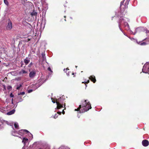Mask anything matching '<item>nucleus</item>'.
<instances>
[{
    "label": "nucleus",
    "instance_id": "39448f33",
    "mask_svg": "<svg viewBox=\"0 0 149 149\" xmlns=\"http://www.w3.org/2000/svg\"><path fill=\"white\" fill-rule=\"evenodd\" d=\"M17 132V133L18 134H24V132H26V133H29V132L27 130H19L17 132L16 131V132Z\"/></svg>",
    "mask_w": 149,
    "mask_h": 149
},
{
    "label": "nucleus",
    "instance_id": "1a4fd4ad",
    "mask_svg": "<svg viewBox=\"0 0 149 149\" xmlns=\"http://www.w3.org/2000/svg\"><path fill=\"white\" fill-rule=\"evenodd\" d=\"M30 61L28 57H26V58L24 60V62L26 65H27L29 63Z\"/></svg>",
    "mask_w": 149,
    "mask_h": 149
},
{
    "label": "nucleus",
    "instance_id": "f8f14e48",
    "mask_svg": "<svg viewBox=\"0 0 149 149\" xmlns=\"http://www.w3.org/2000/svg\"><path fill=\"white\" fill-rule=\"evenodd\" d=\"M15 112V111L14 110H13L12 111H10L9 112H8L7 113V114L8 115H12L13 113H14V112Z\"/></svg>",
    "mask_w": 149,
    "mask_h": 149
},
{
    "label": "nucleus",
    "instance_id": "9b49d317",
    "mask_svg": "<svg viewBox=\"0 0 149 149\" xmlns=\"http://www.w3.org/2000/svg\"><path fill=\"white\" fill-rule=\"evenodd\" d=\"M124 22V25L126 27V29L127 30H128L129 29V26L128 23L126 22Z\"/></svg>",
    "mask_w": 149,
    "mask_h": 149
},
{
    "label": "nucleus",
    "instance_id": "58836bf2",
    "mask_svg": "<svg viewBox=\"0 0 149 149\" xmlns=\"http://www.w3.org/2000/svg\"><path fill=\"white\" fill-rule=\"evenodd\" d=\"M72 74L73 75H74V73H73Z\"/></svg>",
    "mask_w": 149,
    "mask_h": 149
},
{
    "label": "nucleus",
    "instance_id": "20e7f679",
    "mask_svg": "<svg viewBox=\"0 0 149 149\" xmlns=\"http://www.w3.org/2000/svg\"><path fill=\"white\" fill-rule=\"evenodd\" d=\"M12 28V23L10 19L8 20V24L6 27L7 30H11Z\"/></svg>",
    "mask_w": 149,
    "mask_h": 149
},
{
    "label": "nucleus",
    "instance_id": "72a5a7b5",
    "mask_svg": "<svg viewBox=\"0 0 149 149\" xmlns=\"http://www.w3.org/2000/svg\"><path fill=\"white\" fill-rule=\"evenodd\" d=\"M62 113L63 114H65V111H64V110H63L62 111Z\"/></svg>",
    "mask_w": 149,
    "mask_h": 149
},
{
    "label": "nucleus",
    "instance_id": "b1692460",
    "mask_svg": "<svg viewBox=\"0 0 149 149\" xmlns=\"http://www.w3.org/2000/svg\"><path fill=\"white\" fill-rule=\"evenodd\" d=\"M58 117V115H57L56 113L54 116V118H56Z\"/></svg>",
    "mask_w": 149,
    "mask_h": 149
},
{
    "label": "nucleus",
    "instance_id": "4468645a",
    "mask_svg": "<svg viewBox=\"0 0 149 149\" xmlns=\"http://www.w3.org/2000/svg\"><path fill=\"white\" fill-rule=\"evenodd\" d=\"M42 57V61H45L46 60V57L45 56V54L44 53H42L41 54Z\"/></svg>",
    "mask_w": 149,
    "mask_h": 149
},
{
    "label": "nucleus",
    "instance_id": "412c9836",
    "mask_svg": "<svg viewBox=\"0 0 149 149\" xmlns=\"http://www.w3.org/2000/svg\"><path fill=\"white\" fill-rule=\"evenodd\" d=\"M4 1L6 5H8V2L7 1V0H4Z\"/></svg>",
    "mask_w": 149,
    "mask_h": 149
},
{
    "label": "nucleus",
    "instance_id": "4be33fe9",
    "mask_svg": "<svg viewBox=\"0 0 149 149\" xmlns=\"http://www.w3.org/2000/svg\"><path fill=\"white\" fill-rule=\"evenodd\" d=\"M89 80H87V81H84V82H82V83H84V84H88L89 82Z\"/></svg>",
    "mask_w": 149,
    "mask_h": 149
},
{
    "label": "nucleus",
    "instance_id": "9d476101",
    "mask_svg": "<svg viewBox=\"0 0 149 149\" xmlns=\"http://www.w3.org/2000/svg\"><path fill=\"white\" fill-rule=\"evenodd\" d=\"M28 141V139L26 138L25 137L23 138L22 142L25 145L26 143H27Z\"/></svg>",
    "mask_w": 149,
    "mask_h": 149
},
{
    "label": "nucleus",
    "instance_id": "5701e85b",
    "mask_svg": "<svg viewBox=\"0 0 149 149\" xmlns=\"http://www.w3.org/2000/svg\"><path fill=\"white\" fill-rule=\"evenodd\" d=\"M7 88L8 90H10L12 88V87L10 86H8L7 87Z\"/></svg>",
    "mask_w": 149,
    "mask_h": 149
},
{
    "label": "nucleus",
    "instance_id": "c03bdc74",
    "mask_svg": "<svg viewBox=\"0 0 149 149\" xmlns=\"http://www.w3.org/2000/svg\"><path fill=\"white\" fill-rule=\"evenodd\" d=\"M1 62V61H0V63Z\"/></svg>",
    "mask_w": 149,
    "mask_h": 149
},
{
    "label": "nucleus",
    "instance_id": "6e6552de",
    "mask_svg": "<svg viewBox=\"0 0 149 149\" xmlns=\"http://www.w3.org/2000/svg\"><path fill=\"white\" fill-rule=\"evenodd\" d=\"M142 144L143 146H147L149 145V142L148 140H144L142 141Z\"/></svg>",
    "mask_w": 149,
    "mask_h": 149
},
{
    "label": "nucleus",
    "instance_id": "cd10ccee",
    "mask_svg": "<svg viewBox=\"0 0 149 149\" xmlns=\"http://www.w3.org/2000/svg\"><path fill=\"white\" fill-rule=\"evenodd\" d=\"M10 97H14L13 95V94L12 93H11L10 95Z\"/></svg>",
    "mask_w": 149,
    "mask_h": 149
},
{
    "label": "nucleus",
    "instance_id": "7c9ffc66",
    "mask_svg": "<svg viewBox=\"0 0 149 149\" xmlns=\"http://www.w3.org/2000/svg\"><path fill=\"white\" fill-rule=\"evenodd\" d=\"M61 113H62L61 112L58 111V112H57V113L58 114L61 115Z\"/></svg>",
    "mask_w": 149,
    "mask_h": 149
},
{
    "label": "nucleus",
    "instance_id": "c85d7f7f",
    "mask_svg": "<svg viewBox=\"0 0 149 149\" xmlns=\"http://www.w3.org/2000/svg\"><path fill=\"white\" fill-rule=\"evenodd\" d=\"M33 63L32 62H31L29 65V67H31V65H32Z\"/></svg>",
    "mask_w": 149,
    "mask_h": 149
},
{
    "label": "nucleus",
    "instance_id": "4c0bfd02",
    "mask_svg": "<svg viewBox=\"0 0 149 149\" xmlns=\"http://www.w3.org/2000/svg\"><path fill=\"white\" fill-rule=\"evenodd\" d=\"M121 6V3H120V7Z\"/></svg>",
    "mask_w": 149,
    "mask_h": 149
},
{
    "label": "nucleus",
    "instance_id": "a878e982",
    "mask_svg": "<svg viewBox=\"0 0 149 149\" xmlns=\"http://www.w3.org/2000/svg\"><path fill=\"white\" fill-rule=\"evenodd\" d=\"M47 69L49 71H50L51 72H52V71L50 67H48Z\"/></svg>",
    "mask_w": 149,
    "mask_h": 149
},
{
    "label": "nucleus",
    "instance_id": "37998d69",
    "mask_svg": "<svg viewBox=\"0 0 149 149\" xmlns=\"http://www.w3.org/2000/svg\"><path fill=\"white\" fill-rule=\"evenodd\" d=\"M146 33H148V31H146Z\"/></svg>",
    "mask_w": 149,
    "mask_h": 149
},
{
    "label": "nucleus",
    "instance_id": "f257e3e1",
    "mask_svg": "<svg viewBox=\"0 0 149 149\" xmlns=\"http://www.w3.org/2000/svg\"><path fill=\"white\" fill-rule=\"evenodd\" d=\"M82 105H80L79 107L75 109V111H78L79 113H83L91 109V107L89 102L87 100H85L82 102Z\"/></svg>",
    "mask_w": 149,
    "mask_h": 149
},
{
    "label": "nucleus",
    "instance_id": "423d86ee",
    "mask_svg": "<svg viewBox=\"0 0 149 149\" xmlns=\"http://www.w3.org/2000/svg\"><path fill=\"white\" fill-rule=\"evenodd\" d=\"M36 74V72L34 71H32L29 74V77L31 78H33Z\"/></svg>",
    "mask_w": 149,
    "mask_h": 149
},
{
    "label": "nucleus",
    "instance_id": "c9c22d12",
    "mask_svg": "<svg viewBox=\"0 0 149 149\" xmlns=\"http://www.w3.org/2000/svg\"><path fill=\"white\" fill-rule=\"evenodd\" d=\"M28 40H30V39L28 38Z\"/></svg>",
    "mask_w": 149,
    "mask_h": 149
},
{
    "label": "nucleus",
    "instance_id": "a19ab883",
    "mask_svg": "<svg viewBox=\"0 0 149 149\" xmlns=\"http://www.w3.org/2000/svg\"><path fill=\"white\" fill-rule=\"evenodd\" d=\"M65 21H66V19H65Z\"/></svg>",
    "mask_w": 149,
    "mask_h": 149
},
{
    "label": "nucleus",
    "instance_id": "2eb2a0df",
    "mask_svg": "<svg viewBox=\"0 0 149 149\" xmlns=\"http://www.w3.org/2000/svg\"><path fill=\"white\" fill-rule=\"evenodd\" d=\"M27 73V72L24 70H22L19 72V73L20 74H26Z\"/></svg>",
    "mask_w": 149,
    "mask_h": 149
},
{
    "label": "nucleus",
    "instance_id": "aec40b11",
    "mask_svg": "<svg viewBox=\"0 0 149 149\" xmlns=\"http://www.w3.org/2000/svg\"><path fill=\"white\" fill-rule=\"evenodd\" d=\"M25 93L24 92H21L19 93H18V95H24Z\"/></svg>",
    "mask_w": 149,
    "mask_h": 149
},
{
    "label": "nucleus",
    "instance_id": "dca6fc26",
    "mask_svg": "<svg viewBox=\"0 0 149 149\" xmlns=\"http://www.w3.org/2000/svg\"><path fill=\"white\" fill-rule=\"evenodd\" d=\"M138 43L139 45H145L146 44V42H139V43Z\"/></svg>",
    "mask_w": 149,
    "mask_h": 149
},
{
    "label": "nucleus",
    "instance_id": "393cba45",
    "mask_svg": "<svg viewBox=\"0 0 149 149\" xmlns=\"http://www.w3.org/2000/svg\"><path fill=\"white\" fill-rule=\"evenodd\" d=\"M51 99H52V102L53 103H54L55 102H56V100H54V99L52 98Z\"/></svg>",
    "mask_w": 149,
    "mask_h": 149
},
{
    "label": "nucleus",
    "instance_id": "6ab92c4d",
    "mask_svg": "<svg viewBox=\"0 0 149 149\" xmlns=\"http://www.w3.org/2000/svg\"><path fill=\"white\" fill-rule=\"evenodd\" d=\"M22 86V84H20L19 85V86H18L17 87V89L19 90L20 89V88Z\"/></svg>",
    "mask_w": 149,
    "mask_h": 149
},
{
    "label": "nucleus",
    "instance_id": "f03ea898",
    "mask_svg": "<svg viewBox=\"0 0 149 149\" xmlns=\"http://www.w3.org/2000/svg\"><path fill=\"white\" fill-rule=\"evenodd\" d=\"M64 100L61 98L56 99V103L57 105V109H60L63 107V105H64V107L65 106V103L64 102Z\"/></svg>",
    "mask_w": 149,
    "mask_h": 149
},
{
    "label": "nucleus",
    "instance_id": "f704fd0d",
    "mask_svg": "<svg viewBox=\"0 0 149 149\" xmlns=\"http://www.w3.org/2000/svg\"><path fill=\"white\" fill-rule=\"evenodd\" d=\"M85 84V86H86V87H87V85L86 84Z\"/></svg>",
    "mask_w": 149,
    "mask_h": 149
},
{
    "label": "nucleus",
    "instance_id": "ea45409f",
    "mask_svg": "<svg viewBox=\"0 0 149 149\" xmlns=\"http://www.w3.org/2000/svg\"><path fill=\"white\" fill-rule=\"evenodd\" d=\"M120 22H119L120 23Z\"/></svg>",
    "mask_w": 149,
    "mask_h": 149
},
{
    "label": "nucleus",
    "instance_id": "2f4dec72",
    "mask_svg": "<svg viewBox=\"0 0 149 149\" xmlns=\"http://www.w3.org/2000/svg\"><path fill=\"white\" fill-rule=\"evenodd\" d=\"M69 70V69H68V68H66V69H64V71L65 72H66L65 71V70Z\"/></svg>",
    "mask_w": 149,
    "mask_h": 149
},
{
    "label": "nucleus",
    "instance_id": "473e14b6",
    "mask_svg": "<svg viewBox=\"0 0 149 149\" xmlns=\"http://www.w3.org/2000/svg\"><path fill=\"white\" fill-rule=\"evenodd\" d=\"M3 87L4 90H6V87L5 85H3Z\"/></svg>",
    "mask_w": 149,
    "mask_h": 149
},
{
    "label": "nucleus",
    "instance_id": "f3484780",
    "mask_svg": "<svg viewBox=\"0 0 149 149\" xmlns=\"http://www.w3.org/2000/svg\"><path fill=\"white\" fill-rule=\"evenodd\" d=\"M14 125L15 128L16 129H18L19 125L15 123L14 124Z\"/></svg>",
    "mask_w": 149,
    "mask_h": 149
},
{
    "label": "nucleus",
    "instance_id": "ddd939ff",
    "mask_svg": "<svg viewBox=\"0 0 149 149\" xmlns=\"http://www.w3.org/2000/svg\"><path fill=\"white\" fill-rule=\"evenodd\" d=\"M31 15L32 16H36L37 15V13L34 11H33L31 13Z\"/></svg>",
    "mask_w": 149,
    "mask_h": 149
},
{
    "label": "nucleus",
    "instance_id": "bb28decb",
    "mask_svg": "<svg viewBox=\"0 0 149 149\" xmlns=\"http://www.w3.org/2000/svg\"><path fill=\"white\" fill-rule=\"evenodd\" d=\"M32 91H33V90L32 89H30V90H28V93H30Z\"/></svg>",
    "mask_w": 149,
    "mask_h": 149
},
{
    "label": "nucleus",
    "instance_id": "e433bc0d",
    "mask_svg": "<svg viewBox=\"0 0 149 149\" xmlns=\"http://www.w3.org/2000/svg\"><path fill=\"white\" fill-rule=\"evenodd\" d=\"M66 16H64V18H66Z\"/></svg>",
    "mask_w": 149,
    "mask_h": 149
},
{
    "label": "nucleus",
    "instance_id": "a211bd4d",
    "mask_svg": "<svg viewBox=\"0 0 149 149\" xmlns=\"http://www.w3.org/2000/svg\"><path fill=\"white\" fill-rule=\"evenodd\" d=\"M128 0H126V2H125V8H127V5L128 4Z\"/></svg>",
    "mask_w": 149,
    "mask_h": 149
},
{
    "label": "nucleus",
    "instance_id": "c756f323",
    "mask_svg": "<svg viewBox=\"0 0 149 149\" xmlns=\"http://www.w3.org/2000/svg\"><path fill=\"white\" fill-rule=\"evenodd\" d=\"M119 28H120V30H121V27H120V23L119 22Z\"/></svg>",
    "mask_w": 149,
    "mask_h": 149
},
{
    "label": "nucleus",
    "instance_id": "7ed1b4c3",
    "mask_svg": "<svg viewBox=\"0 0 149 149\" xmlns=\"http://www.w3.org/2000/svg\"><path fill=\"white\" fill-rule=\"evenodd\" d=\"M142 70L143 73H149V62L146 63L144 65Z\"/></svg>",
    "mask_w": 149,
    "mask_h": 149
},
{
    "label": "nucleus",
    "instance_id": "0eeeda50",
    "mask_svg": "<svg viewBox=\"0 0 149 149\" xmlns=\"http://www.w3.org/2000/svg\"><path fill=\"white\" fill-rule=\"evenodd\" d=\"M90 79L93 83H95L96 81V79L94 75H91L89 77Z\"/></svg>",
    "mask_w": 149,
    "mask_h": 149
},
{
    "label": "nucleus",
    "instance_id": "79ce46f5",
    "mask_svg": "<svg viewBox=\"0 0 149 149\" xmlns=\"http://www.w3.org/2000/svg\"><path fill=\"white\" fill-rule=\"evenodd\" d=\"M83 72V71H81V72Z\"/></svg>",
    "mask_w": 149,
    "mask_h": 149
}]
</instances>
